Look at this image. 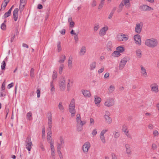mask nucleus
I'll return each mask as SVG.
<instances>
[{
  "label": "nucleus",
  "mask_w": 159,
  "mask_h": 159,
  "mask_svg": "<svg viewBox=\"0 0 159 159\" xmlns=\"http://www.w3.org/2000/svg\"><path fill=\"white\" fill-rule=\"evenodd\" d=\"M145 43L146 46L149 47L154 48L157 45L158 42L156 39L151 38L146 39Z\"/></svg>",
  "instance_id": "1"
},
{
  "label": "nucleus",
  "mask_w": 159,
  "mask_h": 159,
  "mask_svg": "<svg viewBox=\"0 0 159 159\" xmlns=\"http://www.w3.org/2000/svg\"><path fill=\"white\" fill-rule=\"evenodd\" d=\"M69 111L71 113V116L72 117L74 116L75 114V102L74 99H72L71 100L69 107Z\"/></svg>",
  "instance_id": "2"
},
{
  "label": "nucleus",
  "mask_w": 159,
  "mask_h": 159,
  "mask_svg": "<svg viewBox=\"0 0 159 159\" xmlns=\"http://www.w3.org/2000/svg\"><path fill=\"white\" fill-rule=\"evenodd\" d=\"M59 86L60 89L63 91L66 89V80L64 77H62L59 81Z\"/></svg>",
  "instance_id": "3"
},
{
  "label": "nucleus",
  "mask_w": 159,
  "mask_h": 159,
  "mask_svg": "<svg viewBox=\"0 0 159 159\" xmlns=\"http://www.w3.org/2000/svg\"><path fill=\"white\" fill-rule=\"evenodd\" d=\"M128 60V57H126L121 59L119 66L120 70H122L123 69Z\"/></svg>",
  "instance_id": "4"
},
{
  "label": "nucleus",
  "mask_w": 159,
  "mask_h": 159,
  "mask_svg": "<svg viewBox=\"0 0 159 159\" xmlns=\"http://www.w3.org/2000/svg\"><path fill=\"white\" fill-rule=\"evenodd\" d=\"M114 103V101L112 98H107L104 103V105L106 107H109L113 106Z\"/></svg>",
  "instance_id": "5"
},
{
  "label": "nucleus",
  "mask_w": 159,
  "mask_h": 159,
  "mask_svg": "<svg viewBox=\"0 0 159 159\" xmlns=\"http://www.w3.org/2000/svg\"><path fill=\"white\" fill-rule=\"evenodd\" d=\"M90 146V143L89 142H86L82 146V150L84 153H87Z\"/></svg>",
  "instance_id": "6"
},
{
  "label": "nucleus",
  "mask_w": 159,
  "mask_h": 159,
  "mask_svg": "<svg viewBox=\"0 0 159 159\" xmlns=\"http://www.w3.org/2000/svg\"><path fill=\"white\" fill-rule=\"evenodd\" d=\"M104 117L106 123L111 124L112 122V119L110 117V113L108 111H106Z\"/></svg>",
  "instance_id": "7"
},
{
  "label": "nucleus",
  "mask_w": 159,
  "mask_h": 159,
  "mask_svg": "<svg viewBox=\"0 0 159 159\" xmlns=\"http://www.w3.org/2000/svg\"><path fill=\"white\" fill-rule=\"evenodd\" d=\"M26 148L29 151H30L32 148V143L30 138H27L25 141Z\"/></svg>",
  "instance_id": "8"
},
{
  "label": "nucleus",
  "mask_w": 159,
  "mask_h": 159,
  "mask_svg": "<svg viewBox=\"0 0 159 159\" xmlns=\"http://www.w3.org/2000/svg\"><path fill=\"white\" fill-rule=\"evenodd\" d=\"M143 27L142 23H137L135 28V32L138 34H140L142 31Z\"/></svg>",
  "instance_id": "9"
},
{
  "label": "nucleus",
  "mask_w": 159,
  "mask_h": 159,
  "mask_svg": "<svg viewBox=\"0 0 159 159\" xmlns=\"http://www.w3.org/2000/svg\"><path fill=\"white\" fill-rule=\"evenodd\" d=\"M108 29V26L107 25H105L100 30L99 32V35L100 36H104L106 34V32L107 31Z\"/></svg>",
  "instance_id": "10"
},
{
  "label": "nucleus",
  "mask_w": 159,
  "mask_h": 159,
  "mask_svg": "<svg viewBox=\"0 0 159 159\" xmlns=\"http://www.w3.org/2000/svg\"><path fill=\"white\" fill-rule=\"evenodd\" d=\"M116 38L119 41H126L128 39V37H126V35L123 34L118 35Z\"/></svg>",
  "instance_id": "11"
},
{
  "label": "nucleus",
  "mask_w": 159,
  "mask_h": 159,
  "mask_svg": "<svg viewBox=\"0 0 159 159\" xmlns=\"http://www.w3.org/2000/svg\"><path fill=\"white\" fill-rule=\"evenodd\" d=\"M151 91L154 93H157L158 92V86L156 83H153L150 85Z\"/></svg>",
  "instance_id": "12"
},
{
  "label": "nucleus",
  "mask_w": 159,
  "mask_h": 159,
  "mask_svg": "<svg viewBox=\"0 0 159 159\" xmlns=\"http://www.w3.org/2000/svg\"><path fill=\"white\" fill-rule=\"evenodd\" d=\"M134 39L135 41V43L136 44L140 45L141 44V37L139 34H137L134 36Z\"/></svg>",
  "instance_id": "13"
},
{
  "label": "nucleus",
  "mask_w": 159,
  "mask_h": 159,
  "mask_svg": "<svg viewBox=\"0 0 159 159\" xmlns=\"http://www.w3.org/2000/svg\"><path fill=\"white\" fill-rule=\"evenodd\" d=\"M140 73L141 75L143 77L146 78L148 77L147 70L142 65L140 66Z\"/></svg>",
  "instance_id": "14"
},
{
  "label": "nucleus",
  "mask_w": 159,
  "mask_h": 159,
  "mask_svg": "<svg viewBox=\"0 0 159 159\" xmlns=\"http://www.w3.org/2000/svg\"><path fill=\"white\" fill-rule=\"evenodd\" d=\"M139 9L142 11H152L153 10V8L146 5H143L140 6Z\"/></svg>",
  "instance_id": "15"
},
{
  "label": "nucleus",
  "mask_w": 159,
  "mask_h": 159,
  "mask_svg": "<svg viewBox=\"0 0 159 159\" xmlns=\"http://www.w3.org/2000/svg\"><path fill=\"white\" fill-rule=\"evenodd\" d=\"M132 0H122L121 2L124 4V6H125V7L126 8L129 9L131 6V3L130 1Z\"/></svg>",
  "instance_id": "16"
},
{
  "label": "nucleus",
  "mask_w": 159,
  "mask_h": 159,
  "mask_svg": "<svg viewBox=\"0 0 159 159\" xmlns=\"http://www.w3.org/2000/svg\"><path fill=\"white\" fill-rule=\"evenodd\" d=\"M26 3V0H20V11H22Z\"/></svg>",
  "instance_id": "17"
},
{
  "label": "nucleus",
  "mask_w": 159,
  "mask_h": 159,
  "mask_svg": "<svg viewBox=\"0 0 159 159\" xmlns=\"http://www.w3.org/2000/svg\"><path fill=\"white\" fill-rule=\"evenodd\" d=\"M19 9L18 8H16L13 12V19L15 21H16L18 17V12Z\"/></svg>",
  "instance_id": "18"
},
{
  "label": "nucleus",
  "mask_w": 159,
  "mask_h": 159,
  "mask_svg": "<svg viewBox=\"0 0 159 159\" xmlns=\"http://www.w3.org/2000/svg\"><path fill=\"white\" fill-rule=\"evenodd\" d=\"M52 136V132L51 129H49V130L48 132L47 136V140L48 142L49 143L51 142H53L51 138Z\"/></svg>",
  "instance_id": "19"
},
{
  "label": "nucleus",
  "mask_w": 159,
  "mask_h": 159,
  "mask_svg": "<svg viewBox=\"0 0 159 159\" xmlns=\"http://www.w3.org/2000/svg\"><path fill=\"white\" fill-rule=\"evenodd\" d=\"M48 128L50 129H51L52 127V114L51 113L48 114Z\"/></svg>",
  "instance_id": "20"
},
{
  "label": "nucleus",
  "mask_w": 159,
  "mask_h": 159,
  "mask_svg": "<svg viewBox=\"0 0 159 159\" xmlns=\"http://www.w3.org/2000/svg\"><path fill=\"white\" fill-rule=\"evenodd\" d=\"M82 92L85 97L89 98L91 96V94L90 92L88 90H83L82 91Z\"/></svg>",
  "instance_id": "21"
},
{
  "label": "nucleus",
  "mask_w": 159,
  "mask_h": 159,
  "mask_svg": "<svg viewBox=\"0 0 159 159\" xmlns=\"http://www.w3.org/2000/svg\"><path fill=\"white\" fill-rule=\"evenodd\" d=\"M86 47L84 46H83L80 48L79 53L80 56H83L84 55L86 52Z\"/></svg>",
  "instance_id": "22"
},
{
  "label": "nucleus",
  "mask_w": 159,
  "mask_h": 159,
  "mask_svg": "<svg viewBox=\"0 0 159 159\" xmlns=\"http://www.w3.org/2000/svg\"><path fill=\"white\" fill-rule=\"evenodd\" d=\"M94 102L95 104L98 107H99L100 105L99 104L101 101V99L100 98L98 97L96 95L94 96Z\"/></svg>",
  "instance_id": "23"
},
{
  "label": "nucleus",
  "mask_w": 159,
  "mask_h": 159,
  "mask_svg": "<svg viewBox=\"0 0 159 159\" xmlns=\"http://www.w3.org/2000/svg\"><path fill=\"white\" fill-rule=\"evenodd\" d=\"M72 57H70L69 58L67 62L68 67L69 69H71L72 67Z\"/></svg>",
  "instance_id": "24"
},
{
  "label": "nucleus",
  "mask_w": 159,
  "mask_h": 159,
  "mask_svg": "<svg viewBox=\"0 0 159 159\" xmlns=\"http://www.w3.org/2000/svg\"><path fill=\"white\" fill-rule=\"evenodd\" d=\"M125 147L127 154L128 155H130L131 153V150L130 145L129 144H126L125 145Z\"/></svg>",
  "instance_id": "25"
},
{
  "label": "nucleus",
  "mask_w": 159,
  "mask_h": 159,
  "mask_svg": "<svg viewBox=\"0 0 159 159\" xmlns=\"http://www.w3.org/2000/svg\"><path fill=\"white\" fill-rule=\"evenodd\" d=\"M66 59V57L65 55L62 54L59 57V59L58 61V62L60 64L63 63Z\"/></svg>",
  "instance_id": "26"
},
{
  "label": "nucleus",
  "mask_w": 159,
  "mask_h": 159,
  "mask_svg": "<svg viewBox=\"0 0 159 159\" xmlns=\"http://www.w3.org/2000/svg\"><path fill=\"white\" fill-rule=\"evenodd\" d=\"M115 89V87L113 85H110L108 89V93L109 94L112 93L114 90Z\"/></svg>",
  "instance_id": "27"
},
{
  "label": "nucleus",
  "mask_w": 159,
  "mask_h": 159,
  "mask_svg": "<svg viewBox=\"0 0 159 159\" xmlns=\"http://www.w3.org/2000/svg\"><path fill=\"white\" fill-rule=\"evenodd\" d=\"M96 63L95 61L92 62L90 65V68L91 70H93L96 67Z\"/></svg>",
  "instance_id": "28"
},
{
  "label": "nucleus",
  "mask_w": 159,
  "mask_h": 159,
  "mask_svg": "<svg viewBox=\"0 0 159 159\" xmlns=\"http://www.w3.org/2000/svg\"><path fill=\"white\" fill-rule=\"evenodd\" d=\"M120 55V54L117 50L114 51L112 54V56L114 57H118Z\"/></svg>",
  "instance_id": "29"
},
{
  "label": "nucleus",
  "mask_w": 159,
  "mask_h": 159,
  "mask_svg": "<svg viewBox=\"0 0 159 159\" xmlns=\"http://www.w3.org/2000/svg\"><path fill=\"white\" fill-rule=\"evenodd\" d=\"M107 47L108 50H111L113 47L112 42L110 41L108 42L107 45Z\"/></svg>",
  "instance_id": "30"
},
{
  "label": "nucleus",
  "mask_w": 159,
  "mask_h": 159,
  "mask_svg": "<svg viewBox=\"0 0 159 159\" xmlns=\"http://www.w3.org/2000/svg\"><path fill=\"white\" fill-rule=\"evenodd\" d=\"M116 50L118 51L120 53L123 52L125 51V48L122 46H119L116 48Z\"/></svg>",
  "instance_id": "31"
},
{
  "label": "nucleus",
  "mask_w": 159,
  "mask_h": 159,
  "mask_svg": "<svg viewBox=\"0 0 159 159\" xmlns=\"http://www.w3.org/2000/svg\"><path fill=\"white\" fill-rule=\"evenodd\" d=\"M124 6V4L121 2L118 6V8L117 10V11L118 13L122 11Z\"/></svg>",
  "instance_id": "32"
},
{
  "label": "nucleus",
  "mask_w": 159,
  "mask_h": 159,
  "mask_svg": "<svg viewBox=\"0 0 159 159\" xmlns=\"http://www.w3.org/2000/svg\"><path fill=\"white\" fill-rule=\"evenodd\" d=\"M50 87L51 88V91L52 93H54L55 91V88L54 87L53 83V81L51 82Z\"/></svg>",
  "instance_id": "33"
},
{
  "label": "nucleus",
  "mask_w": 159,
  "mask_h": 159,
  "mask_svg": "<svg viewBox=\"0 0 159 159\" xmlns=\"http://www.w3.org/2000/svg\"><path fill=\"white\" fill-rule=\"evenodd\" d=\"M57 73L56 70H54L53 72V74L52 75V81L53 82L57 78Z\"/></svg>",
  "instance_id": "34"
},
{
  "label": "nucleus",
  "mask_w": 159,
  "mask_h": 159,
  "mask_svg": "<svg viewBox=\"0 0 159 159\" xmlns=\"http://www.w3.org/2000/svg\"><path fill=\"white\" fill-rule=\"evenodd\" d=\"M136 53L137 55V57L139 58H140L141 57V51L140 49H137L136 51Z\"/></svg>",
  "instance_id": "35"
},
{
  "label": "nucleus",
  "mask_w": 159,
  "mask_h": 159,
  "mask_svg": "<svg viewBox=\"0 0 159 159\" xmlns=\"http://www.w3.org/2000/svg\"><path fill=\"white\" fill-rule=\"evenodd\" d=\"M64 67V65L63 64H61L60 65L59 69V73L60 74H61L62 73Z\"/></svg>",
  "instance_id": "36"
},
{
  "label": "nucleus",
  "mask_w": 159,
  "mask_h": 159,
  "mask_svg": "<svg viewBox=\"0 0 159 159\" xmlns=\"http://www.w3.org/2000/svg\"><path fill=\"white\" fill-rule=\"evenodd\" d=\"M113 135L114 138L117 139L120 136V133L118 131H114L113 133Z\"/></svg>",
  "instance_id": "37"
},
{
  "label": "nucleus",
  "mask_w": 159,
  "mask_h": 159,
  "mask_svg": "<svg viewBox=\"0 0 159 159\" xmlns=\"http://www.w3.org/2000/svg\"><path fill=\"white\" fill-rule=\"evenodd\" d=\"M58 107L60 110L61 112H63L64 111V108L62 104V102H60L59 103V104L58 105Z\"/></svg>",
  "instance_id": "38"
},
{
  "label": "nucleus",
  "mask_w": 159,
  "mask_h": 159,
  "mask_svg": "<svg viewBox=\"0 0 159 159\" xmlns=\"http://www.w3.org/2000/svg\"><path fill=\"white\" fill-rule=\"evenodd\" d=\"M50 144L51 152H55V150L53 145V142H51L49 143Z\"/></svg>",
  "instance_id": "39"
},
{
  "label": "nucleus",
  "mask_w": 159,
  "mask_h": 159,
  "mask_svg": "<svg viewBox=\"0 0 159 159\" xmlns=\"http://www.w3.org/2000/svg\"><path fill=\"white\" fill-rule=\"evenodd\" d=\"M99 25L98 23L94 25L93 27V31L94 32H96L99 29Z\"/></svg>",
  "instance_id": "40"
},
{
  "label": "nucleus",
  "mask_w": 159,
  "mask_h": 159,
  "mask_svg": "<svg viewBox=\"0 0 159 159\" xmlns=\"http://www.w3.org/2000/svg\"><path fill=\"white\" fill-rule=\"evenodd\" d=\"M32 116V114L31 112H28L26 115V117L28 120H30L31 119V117Z\"/></svg>",
  "instance_id": "41"
},
{
  "label": "nucleus",
  "mask_w": 159,
  "mask_h": 159,
  "mask_svg": "<svg viewBox=\"0 0 159 159\" xmlns=\"http://www.w3.org/2000/svg\"><path fill=\"white\" fill-rule=\"evenodd\" d=\"M11 12L9 11H8L7 12H6L3 15V17L4 18H6L9 16L11 14Z\"/></svg>",
  "instance_id": "42"
},
{
  "label": "nucleus",
  "mask_w": 159,
  "mask_h": 159,
  "mask_svg": "<svg viewBox=\"0 0 159 159\" xmlns=\"http://www.w3.org/2000/svg\"><path fill=\"white\" fill-rule=\"evenodd\" d=\"M105 0H101L100 2V3L98 6V9H101L103 5H104L105 2Z\"/></svg>",
  "instance_id": "43"
},
{
  "label": "nucleus",
  "mask_w": 159,
  "mask_h": 159,
  "mask_svg": "<svg viewBox=\"0 0 159 159\" xmlns=\"http://www.w3.org/2000/svg\"><path fill=\"white\" fill-rule=\"evenodd\" d=\"M30 76L32 78L34 77V69L33 68H31L30 71Z\"/></svg>",
  "instance_id": "44"
},
{
  "label": "nucleus",
  "mask_w": 159,
  "mask_h": 159,
  "mask_svg": "<svg viewBox=\"0 0 159 159\" xmlns=\"http://www.w3.org/2000/svg\"><path fill=\"white\" fill-rule=\"evenodd\" d=\"M6 66V62L5 61H3L2 62L1 65V69L3 70L5 69V67Z\"/></svg>",
  "instance_id": "45"
},
{
  "label": "nucleus",
  "mask_w": 159,
  "mask_h": 159,
  "mask_svg": "<svg viewBox=\"0 0 159 159\" xmlns=\"http://www.w3.org/2000/svg\"><path fill=\"white\" fill-rule=\"evenodd\" d=\"M77 118H76V121L77 122V124L79 123L80 121L81 120V118L80 117V115L79 114H77L76 115Z\"/></svg>",
  "instance_id": "46"
},
{
  "label": "nucleus",
  "mask_w": 159,
  "mask_h": 159,
  "mask_svg": "<svg viewBox=\"0 0 159 159\" xmlns=\"http://www.w3.org/2000/svg\"><path fill=\"white\" fill-rule=\"evenodd\" d=\"M100 138L102 142L104 144L106 143V139L104 136L100 135Z\"/></svg>",
  "instance_id": "47"
},
{
  "label": "nucleus",
  "mask_w": 159,
  "mask_h": 159,
  "mask_svg": "<svg viewBox=\"0 0 159 159\" xmlns=\"http://www.w3.org/2000/svg\"><path fill=\"white\" fill-rule=\"evenodd\" d=\"M57 49L58 50V52H59L61 50V42L60 41H59L57 42Z\"/></svg>",
  "instance_id": "48"
},
{
  "label": "nucleus",
  "mask_w": 159,
  "mask_h": 159,
  "mask_svg": "<svg viewBox=\"0 0 159 159\" xmlns=\"http://www.w3.org/2000/svg\"><path fill=\"white\" fill-rule=\"evenodd\" d=\"M7 4L5 2L4 3H2L1 5V8L0 10V11H1L2 10H4L5 9V8L7 6Z\"/></svg>",
  "instance_id": "49"
},
{
  "label": "nucleus",
  "mask_w": 159,
  "mask_h": 159,
  "mask_svg": "<svg viewBox=\"0 0 159 159\" xmlns=\"http://www.w3.org/2000/svg\"><path fill=\"white\" fill-rule=\"evenodd\" d=\"M108 131V129H104L100 133V135L104 136V134Z\"/></svg>",
  "instance_id": "50"
},
{
  "label": "nucleus",
  "mask_w": 159,
  "mask_h": 159,
  "mask_svg": "<svg viewBox=\"0 0 159 159\" xmlns=\"http://www.w3.org/2000/svg\"><path fill=\"white\" fill-rule=\"evenodd\" d=\"M125 135L129 138L131 139L132 138L131 134L129 133L128 130L124 132Z\"/></svg>",
  "instance_id": "51"
},
{
  "label": "nucleus",
  "mask_w": 159,
  "mask_h": 159,
  "mask_svg": "<svg viewBox=\"0 0 159 159\" xmlns=\"http://www.w3.org/2000/svg\"><path fill=\"white\" fill-rule=\"evenodd\" d=\"M77 130L78 131H81L83 129V127L82 126H80L78 125V124H77Z\"/></svg>",
  "instance_id": "52"
},
{
  "label": "nucleus",
  "mask_w": 159,
  "mask_h": 159,
  "mask_svg": "<svg viewBox=\"0 0 159 159\" xmlns=\"http://www.w3.org/2000/svg\"><path fill=\"white\" fill-rule=\"evenodd\" d=\"M5 80L2 83V91H4V90L5 89Z\"/></svg>",
  "instance_id": "53"
},
{
  "label": "nucleus",
  "mask_w": 159,
  "mask_h": 159,
  "mask_svg": "<svg viewBox=\"0 0 159 159\" xmlns=\"http://www.w3.org/2000/svg\"><path fill=\"white\" fill-rule=\"evenodd\" d=\"M97 134V129H93L92 133V134L93 136H95Z\"/></svg>",
  "instance_id": "54"
},
{
  "label": "nucleus",
  "mask_w": 159,
  "mask_h": 159,
  "mask_svg": "<svg viewBox=\"0 0 159 159\" xmlns=\"http://www.w3.org/2000/svg\"><path fill=\"white\" fill-rule=\"evenodd\" d=\"M15 37V34H14L11 35V37L10 39V41L11 43H12L14 41V39Z\"/></svg>",
  "instance_id": "55"
},
{
  "label": "nucleus",
  "mask_w": 159,
  "mask_h": 159,
  "mask_svg": "<svg viewBox=\"0 0 159 159\" xmlns=\"http://www.w3.org/2000/svg\"><path fill=\"white\" fill-rule=\"evenodd\" d=\"M122 130L124 132L128 130L127 129V127L125 125H123L122 126Z\"/></svg>",
  "instance_id": "56"
},
{
  "label": "nucleus",
  "mask_w": 159,
  "mask_h": 159,
  "mask_svg": "<svg viewBox=\"0 0 159 159\" xmlns=\"http://www.w3.org/2000/svg\"><path fill=\"white\" fill-rule=\"evenodd\" d=\"M59 139L60 141V143L61 144H63L64 143V139L63 137L61 136H60L59 137Z\"/></svg>",
  "instance_id": "57"
},
{
  "label": "nucleus",
  "mask_w": 159,
  "mask_h": 159,
  "mask_svg": "<svg viewBox=\"0 0 159 159\" xmlns=\"http://www.w3.org/2000/svg\"><path fill=\"white\" fill-rule=\"evenodd\" d=\"M1 28L2 30H5L6 29V25L4 24V23H2L1 26Z\"/></svg>",
  "instance_id": "58"
},
{
  "label": "nucleus",
  "mask_w": 159,
  "mask_h": 159,
  "mask_svg": "<svg viewBox=\"0 0 159 159\" xmlns=\"http://www.w3.org/2000/svg\"><path fill=\"white\" fill-rule=\"evenodd\" d=\"M62 144L59 143H58L57 148V151L61 150V145Z\"/></svg>",
  "instance_id": "59"
},
{
  "label": "nucleus",
  "mask_w": 159,
  "mask_h": 159,
  "mask_svg": "<svg viewBox=\"0 0 159 159\" xmlns=\"http://www.w3.org/2000/svg\"><path fill=\"white\" fill-rule=\"evenodd\" d=\"M104 70V67H102L101 68L99 69L98 71V72L100 74Z\"/></svg>",
  "instance_id": "60"
},
{
  "label": "nucleus",
  "mask_w": 159,
  "mask_h": 159,
  "mask_svg": "<svg viewBox=\"0 0 159 159\" xmlns=\"http://www.w3.org/2000/svg\"><path fill=\"white\" fill-rule=\"evenodd\" d=\"M57 152L58 154H59V157H60V158L61 159H62L63 156H62V154L61 152V150L57 151Z\"/></svg>",
  "instance_id": "61"
},
{
  "label": "nucleus",
  "mask_w": 159,
  "mask_h": 159,
  "mask_svg": "<svg viewBox=\"0 0 159 159\" xmlns=\"http://www.w3.org/2000/svg\"><path fill=\"white\" fill-rule=\"evenodd\" d=\"M153 134L154 136H156L158 135L159 133L157 130H155L153 131Z\"/></svg>",
  "instance_id": "62"
},
{
  "label": "nucleus",
  "mask_w": 159,
  "mask_h": 159,
  "mask_svg": "<svg viewBox=\"0 0 159 159\" xmlns=\"http://www.w3.org/2000/svg\"><path fill=\"white\" fill-rule=\"evenodd\" d=\"M37 96L38 98H39L40 95V89H38L37 90Z\"/></svg>",
  "instance_id": "63"
},
{
  "label": "nucleus",
  "mask_w": 159,
  "mask_h": 159,
  "mask_svg": "<svg viewBox=\"0 0 159 159\" xmlns=\"http://www.w3.org/2000/svg\"><path fill=\"white\" fill-rule=\"evenodd\" d=\"M112 159H117L115 153H112L111 154Z\"/></svg>",
  "instance_id": "64"
}]
</instances>
